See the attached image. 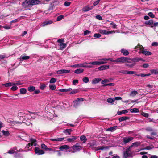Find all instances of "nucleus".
I'll list each match as a JSON object with an SVG mask.
<instances>
[{"label":"nucleus","instance_id":"nucleus-1","mask_svg":"<svg viewBox=\"0 0 158 158\" xmlns=\"http://www.w3.org/2000/svg\"><path fill=\"white\" fill-rule=\"evenodd\" d=\"M41 3V1L38 0H26L23 2L22 5L23 6L27 7L28 6H32Z\"/></svg>","mask_w":158,"mask_h":158},{"label":"nucleus","instance_id":"nucleus-2","mask_svg":"<svg viewBox=\"0 0 158 158\" xmlns=\"http://www.w3.org/2000/svg\"><path fill=\"white\" fill-rule=\"evenodd\" d=\"M82 148V146H80L79 143H77L75 145L70 147L69 151L71 153H74L81 150Z\"/></svg>","mask_w":158,"mask_h":158},{"label":"nucleus","instance_id":"nucleus-3","mask_svg":"<svg viewBox=\"0 0 158 158\" xmlns=\"http://www.w3.org/2000/svg\"><path fill=\"white\" fill-rule=\"evenodd\" d=\"M132 60L127 57H121L117 59V63H131Z\"/></svg>","mask_w":158,"mask_h":158},{"label":"nucleus","instance_id":"nucleus-4","mask_svg":"<svg viewBox=\"0 0 158 158\" xmlns=\"http://www.w3.org/2000/svg\"><path fill=\"white\" fill-rule=\"evenodd\" d=\"M31 143H29L25 147V150L26 151H27L30 150L31 149V148H30L31 146H36V141L35 139H31Z\"/></svg>","mask_w":158,"mask_h":158},{"label":"nucleus","instance_id":"nucleus-5","mask_svg":"<svg viewBox=\"0 0 158 158\" xmlns=\"http://www.w3.org/2000/svg\"><path fill=\"white\" fill-rule=\"evenodd\" d=\"M131 152L130 148L127 149L126 151L123 153V157L124 158H129L131 157Z\"/></svg>","mask_w":158,"mask_h":158},{"label":"nucleus","instance_id":"nucleus-6","mask_svg":"<svg viewBox=\"0 0 158 158\" xmlns=\"http://www.w3.org/2000/svg\"><path fill=\"white\" fill-rule=\"evenodd\" d=\"M99 32L101 34L106 35L115 33V31H107L106 30L102 29H99Z\"/></svg>","mask_w":158,"mask_h":158},{"label":"nucleus","instance_id":"nucleus-7","mask_svg":"<svg viewBox=\"0 0 158 158\" xmlns=\"http://www.w3.org/2000/svg\"><path fill=\"white\" fill-rule=\"evenodd\" d=\"M34 150L35 153L38 155H42L45 153L44 151L37 147H35Z\"/></svg>","mask_w":158,"mask_h":158},{"label":"nucleus","instance_id":"nucleus-8","mask_svg":"<svg viewBox=\"0 0 158 158\" xmlns=\"http://www.w3.org/2000/svg\"><path fill=\"white\" fill-rule=\"evenodd\" d=\"M83 98H77L76 100L74 101L73 102V105L74 107H77V106L79 104L80 101H83Z\"/></svg>","mask_w":158,"mask_h":158},{"label":"nucleus","instance_id":"nucleus-9","mask_svg":"<svg viewBox=\"0 0 158 158\" xmlns=\"http://www.w3.org/2000/svg\"><path fill=\"white\" fill-rule=\"evenodd\" d=\"M70 72V70L66 69H61L57 71L56 73L57 74H61L63 73H68Z\"/></svg>","mask_w":158,"mask_h":158},{"label":"nucleus","instance_id":"nucleus-10","mask_svg":"<svg viewBox=\"0 0 158 158\" xmlns=\"http://www.w3.org/2000/svg\"><path fill=\"white\" fill-rule=\"evenodd\" d=\"M89 64V63L87 62H84L83 63H80L78 64V67H87V68H92V66L91 65H87V64Z\"/></svg>","mask_w":158,"mask_h":158},{"label":"nucleus","instance_id":"nucleus-11","mask_svg":"<svg viewBox=\"0 0 158 158\" xmlns=\"http://www.w3.org/2000/svg\"><path fill=\"white\" fill-rule=\"evenodd\" d=\"M133 139V137H124L123 139V140L125 143H127L131 141Z\"/></svg>","mask_w":158,"mask_h":158},{"label":"nucleus","instance_id":"nucleus-12","mask_svg":"<svg viewBox=\"0 0 158 158\" xmlns=\"http://www.w3.org/2000/svg\"><path fill=\"white\" fill-rule=\"evenodd\" d=\"M139 53H142L143 54L146 56H149L152 54L150 52L147 51L146 49H144V48L142 51H139Z\"/></svg>","mask_w":158,"mask_h":158},{"label":"nucleus","instance_id":"nucleus-13","mask_svg":"<svg viewBox=\"0 0 158 158\" xmlns=\"http://www.w3.org/2000/svg\"><path fill=\"white\" fill-rule=\"evenodd\" d=\"M143 48V46L141 45H140L139 44L138 45L136 46L135 48V52H137L139 50V51H142Z\"/></svg>","mask_w":158,"mask_h":158},{"label":"nucleus","instance_id":"nucleus-14","mask_svg":"<svg viewBox=\"0 0 158 158\" xmlns=\"http://www.w3.org/2000/svg\"><path fill=\"white\" fill-rule=\"evenodd\" d=\"M8 123H11L12 125H15L16 124H21L22 123H24V122L23 121H12L10 120H8Z\"/></svg>","mask_w":158,"mask_h":158},{"label":"nucleus","instance_id":"nucleus-15","mask_svg":"<svg viewBox=\"0 0 158 158\" xmlns=\"http://www.w3.org/2000/svg\"><path fill=\"white\" fill-rule=\"evenodd\" d=\"M70 148V147L69 146L66 145H64L60 146L59 147V149L61 151H63L64 150L69 149Z\"/></svg>","mask_w":158,"mask_h":158},{"label":"nucleus","instance_id":"nucleus-16","mask_svg":"<svg viewBox=\"0 0 158 158\" xmlns=\"http://www.w3.org/2000/svg\"><path fill=\"white\" fill-rule=\"evenodd\" d=\"M100 65L107 63L106 61L108 60V58H102L99 60Z\"/></svg>","mask_w":158,"mask_h":158},{"label":"nucleus","instance_id":"nucleus-17","mask_svg":"<svg viewBox=\"0 0 158 158\" xmlns=\"http://www.w3.org/2000/svg\"><path fill=\"white\" fill-rule=\"evenodd\" d=\"M30 58V56H26V55L24 54L22 55L20 57L19 59L20 60H27Z\"/></svg>","mask_w":158,"mask_h":158},{"label":"nucleus","instance_id":"nucleus-18","mask_svg":"<svg viewBox=\"0 0 158 158\" xmlns=\"http://www.w3.org/2000/svg\"><path fill=\"white\" fill-rule=\"evenodd\" d=\"M101 80L102 79L100 78H94L92 81V83L93 84H96L99 83Z\"/></svg>","mask_w":158,"mask_h":158},{"label":"nucleus","instance_id":"nucleus-19","mask_svg":"<svg viewBox=\"0 0 158 158\" xmlns=\"http://www.w3.org/2000/svg\"><path fill=\"white\" fill-rule=\"evenodd\" d=\"M109 68V65H102L98 68V69L100 71H102L108 69Z\"/></svg>","mask_w":158,"mask_h":158},{"label":"nucleus","instance_id":"nucleus-20","mask_svg":"<svg viewBox=\"0 0 158 158\" xmlns=\"http://www.w3.org/2000/svg\"><path fill=\"white\" fill-rule=\"evenodd\" d=\"M53 23V21L51 20H46L44 22H43L42 25L43 26H44L45 25H49L52 23Z\"/></svg>","mask_w":158,"mask_h":158},{"label":"nucleus","instance_id":"nucleus-21","mask_svg":"<svg viewBox=\"0 0 158 158\" xmlns=\"http://www.w3.org/2000/svg\"><path fill=\"white\" fill-rule=\"evenodd\" d=\"M77 137L73 136L71 138H68L67 141L69 142H73L77 139Z\"/></svg>","mask_w":158,"mask_h":158},{"label":"nucleus","instance_id":"nucleus-22","mask_svg":"<svg viewBox=\"0 0 158 158\" xmlns=\"http://www.w3.org/2000/svg\"><path fill=\"white\" fill-rule=\"evenodd\" d=\"M121 52L125 56H127L129 54L128 51L127 50L124 49H122L121 50Z\"/></svg>","mask_w":158,"mask_h":158},{"label":"nucleus","instance_id":"nucleus-23","mask_svg":"<svg viewBox=\"0 0 158 158\" xmlns=\"http://www.w3.org/2000/svg\"><path fill=\"white\" fill-rule=\"evenodd\" d=\"M17 148L16 147H14L13 148H11L10 150H8V152L7 153H8L9 154H12L15 153V150Z\"/></svg>","mask_w":158,"mask_h":158},{"label":"nucleus","instance_id":"nucleus-24","mask_svg":"<svg viewBox=\"0 0 158 158\" xmlns=\"http://www.w3.org/2000/svg\"><path fill=\"white\" fill-rule=\"evenodd\" d=\"M92 8L93 6H92L90 7H89L88 6H86L83 8V10L85 12L88 11L92 9Z\"/></svg>","mask_w":158,"mask_h":158},{"label":"nucleus","instance_id":"nucleus-25","mask_svg":"<svg viewBox=\"0 0 158 158\" xmlns=\"http://www.w3.org/2000/svg\"><path fill=\"white\" fill-rule=\"evenodd\" d=\"M64 138H56V139H53L52 138L50 139L51 141H59V142H61L64 139Z\"/></svg>","mask_w":158,"mask_h":158},{"label":"nucleus","instance_id":"nucleus-26","mask_svg":"<svg viewBox=\"0 0 158 158\" xmlns=\"http://www.w3.org/2000/svg\"><path fill=\"white\" fill-rule=\"evenodd\" d=\"M145 23L147 25H149L151 26V27H153V20H150L148 21H146L145 22Z\"/></svg>","mask_w":158,"mask_h":158},{"label":"nucleus","instance_id":"nucleus-27","mask_svg":"<svg viewBox=\"0 0 158 158\" xmlns=\"http://www.w3.org/2000/svg\"><path fill=\"white\" fill-rule=\"evenodd\" d=\"M84 69H78L74 71V73L76 74H80L82 73Z\"/></svg>","mask_w":158,"mask_h":158},{"label":"nucleus","instance_id":"nucleus-28","mask_svg":"<svg viewBox=\"0 0 158 158\" xmlns=\"http://www.w3.org/2000/svg\"><path fill=\"white\" fill-rule=\"evenodd\" d=\"M109 148V147L108 146L106 147H103V146H100L96 148V150H103L104 149H108Z\"/></svg>","mask_w":158,"mask_h":158},{"label":"nucleus","instance_id":"nucleus-29","mask_svg":"<svg viewBox=\"0 0 158 158\" xmlns=\"http://www.w3.org/2000/svg\"><path fill=\"white\" fill-rule=\"evenodd\" d=\"M72 131L70 129H67L65 130H64L63 131V132L66 135H70L71 132Z\"/></svg>","mask_w":158,"mask_h":158},{"label":"nucleus","instance_id":"nucleus-30","mask_svg":"<svg viewBox=\"0 0 158 158\" xmlns=\"http://www.w3.org/2000/svg\"><path fill=\"white\" fill-rule=\"evenodd\" d=\"M114 101V98H109L106 100L107 102L108 103L112 105L114 104L113 102Z\"/></svg>","mask_w":158,"mask_h":158},{"label":"nucleus","instance_id":"nucleus-31","mask_svg":"<svg viewBox=\"0 0 158 158\" xmlns=\"http://www.w3.org/2000/svg\"><path fill=\"white\" fill-rule=\"evenodd\" d=\"M80 140L81 141H84L83 142V143H85L87 140L86 137L85 135L81 136L80 137Z\"/></svg>","mask_w":158,"mask_h":158},{"label":"nucleus","instance_id":"nucleus-32","mask_svg":"<svg viewBox=\"0 0 158 158\" xmlns=\"http://www.w3.org/2000/svg\"><path fill=\"white\" fill-rule=\"evenodd\" d=\"M133 60H134L133 61L134 62H139L140 61H145L144 60L141 58H135L133 59Z\"/></svg>","mask_w":158,"mask_h":158},{"label":"nucleus","instance_id":"nucleus-33","mask_svg":"<svg viewBox=\"0 0 158 158\" xmlns=\"http://www.w3.org/2000/svg\"><path fill=\"white\" fill-rule=\"evenodd\" d=\"M72 89L71 88L65 89H59V91L61 92H64L70 91Z\"/></svg>","mask_w":158,"mask_h":158},{"label":"nucleus","instance_id":"nucleus-34","mask_svg":"<svg viewBox=\"0 0 158 158\" xmlns=\"http://www.w3.org/2000/svg\"><path fill=\"white\" fill-rule=\"evenodd\" d=\"M154 148V146L152 145H151L149 146H147L145 148H143L142 149L143 150H150L151 149H153Z\"/></svg>","mask_w":158,"mask_h":158},{"label":"nucleus","instance_id":"nucleus-35","mask_svg":"<svg viewBox=\"0 0 158 158\" xmlns=\"http://www.w3.org/2000/svg\"><path fill=\"white\" fill-rule=\"evenodd\" d=\"M59 45L60 46V48L61 50H63L64 49L66 46V44L64 43L60 44Z\"/></svg>","mask_w":158,"mask_h":158},{"label":"nucleus","instance_id":"nucleus-36","mask_svg":"<svg viewBox=\"0 0 158 158\" xmlns=\"http://www.w3.org/2000/svg\"><path fill=\"white\" fill-rule=\"evenodd\" d=\"M14 85V83L9 82L2 85L3 86H5L6 87H10Z\"/></svg>","mask_w":158,"mask_h":158},{"label":"nucleus","instance_id":"nucleus-37","mask_svg":"<svg viewBox=\"0 0 158 158\" xmlns=\"http://www.w3.org/2000/svg\"><path fill=\"white\" fill-rule=\"evenodd\" d=\"M128 118H129L128 117H122L119 118V121L120 122H121L123 121H125Z\"/></svg>","mask_w":158,"mask_h":158},{"label":"nucleus","instance_id":"nucleus-38","mask_svg":"<svg viewBox=\"0 0 158 158\" xmlns=\"http://www.w3.org/2000/svg\"><path fill=\"white\" fill-rule=\"evenodd\" d=\"M140 143L139 142H135L133 143L132 145L130 147V148H131L133 146H137L140 145Z\"/></svg>","mask_w":158,"mask_h":158},{"label":"nucleus","instance_id":"nucleus-39","mask_svg":"<svg viewBox=\"0 0 158 158\" xmlns=\"http://www.w3.org/2000/svg\"><path fill=\"white\" fill-rule=\"evenodd\" d=\"M152 74H158V69H152L150 70Z\"/></svg>","mask_w":158,"mask_h":158},{"label":"nucleus","instance_id":"nucleus-40","mask_svg":"<svg viewBox=\"0 0 158 158\" xmlns=\"http://www.w3.org/2000/svg\"><path fill=\"white\" fill-rule=\"evenodd\" d=\"M3 135L5 136H8L10 135V133L7 131L2 130V131Z\"/></svg>","mask_w":158,"mask_h":158},{"label":"nucleus","instance_id":"nucleus-41","mask_svg":"<svg viewBox=\"0 0 158 158\" xmlns=\"http://www.w3.org/2000/svg\"><path fill=\"white\" fill-rule=\"evenodd\" d=\"M27 92L26 89L24 88H22L20 89V94H25Z\"/></svg>","mask_w":158,"mask_h":158},{"label":"nucleus","instance_id":"nucleus-42","mask_svg":"<svg viewBox=\"0 0 158 158\" xmlns=\"http://www.w3.org/2000/svg\"><path fill=\"white\" fill-rule=\"evenodd\" d=\"M128 112V111L126 110H123L121 111H119L117 112V114L118 115L122 114H123L127 113Z\"/></svg>","mask_w":158,"mask_h":158},{"label":"nucleus","instance_id":"nucleus-43","mask_svg":"<svg viewBox=\"0 0 158 158\" xmlns=\"http://www.w3.org/2000/svg\"><path fill=\"white\" fill-rule=\"evenodd\" d=\"M137 94V92L135 90L132 91L130 94V96L132 97H134Z\"/></svg>","mask_w":158,"mask_h":158},{"label":"nucleus","instance_id":"nucleus-44","mask_svg":"<svg viewBox=\"0 0 158 158\" xmlns=\"http://www.w3.org/2000/svg\"><path fill=\"white\" fill-rule=\"evenodd\" d=\"M130 111L131 113L138 112L139 111V110L137 108H134L130 110Z\"/></svg>","mask_w":158,"mask_h":158},{"label":"nucleus","instance_id":"nucleus-45","mask_svg":"<svg viewBox=\"0 0 158 158\" xmlns=\"http://www.w3.org/2000/svg\"><path fill=\"white\" fill-rule=\"evenodd\" d=\"M46 86L44 84L42 83L40 84V88L42 90H44L46 87Z\"/></svg>","mask_w":158,"mask_h":158},{"label":"nucleus","instance_id":"nucleus-46","mask_svg":"<svg viewBox=\"0 0 158 158\" xmlns=\"http://www.w3.org/2000/svg\"><path fill=\"white\" fill-rule=\"evenodd\" d=\"M89 64H92L93 65H100L99 61H94L89 63Z\"/></svg>","mask_w":158,"mask_h":158},{"label":"nucleus","instance_id":"nucleus-47","mask_svg":"<svg viewBox=\"0 0 158 158\" xmlns=\"http://www.w3.org/2000/svg\"><path fill=\"white\" fill-rule=\"evenodd\" d=\"M117 128V127L116 126H114L111 127H110V128H109L107 129L106 130L107 131H114Z\"/></svg>","mask_w":158,"mask_h":158},{"label":"nucleus","instance_id":"nucleus-48","mask_svg":"<svg viewBox=\"0 0 158 158\" xmlns=\"http://www.w3.org/2000/svg\"><path fill=\"white\" fill-rule=\"evenodd\" d=\"M82 81L84 83H87L89 82V80L88 77H85L82 79Z\"/></svg>","mask_w":158,"mask_h":158},{"label":"nucleus","instance_id":"nucleus-49","mask_svg":"<svg viewBox=\"0 0 158 158\" xmlns=\"http://www.w3.org/2000/svg\"><path fill=\"white\" fill-rule=\"evenodd\" d=\"M13 86L11 88V89L13 91H15L17 90L18 89V87L15 85H12Z\"/></svg>","mask_w":158,"mask_h":158},{"label":"nucleus","instance_id":"nucleus-50","mask_svg":"<svg viewBox=\"0 0 158 158\" xmlns=\"http://www.w3.org/2000/svg\"><path fill=\"white\" fill-rule=\"evenodd\" d=\"M89 144H90V146H91V147H93L94 146L97 145L96 142V141H94V140H93V141H91V142H90V143H89Z\"/></svg>","mask_w":158,"mask_h":158},{"label":"nucleus","instance_id":"nucleus-51","mask_svg":"<svg viewBox=\"0 0 158 158\" xmlns=\"http://www.w3.org/2000/svg\"><path fill=\"white\" fill-rule=\"evenodd\" d=\"M49 87L52 90H54L56 89V87L55 85H50Z\"/></svg>","mask_w":158,"mask_h":158},{"label":"nucleus","instance_id":"nucleus-52","mask_svg":"<svg viewBox=\"0 0 158 158\" xmlns=\"http://www.w3.org/2000/svg\"><path fill=\"white\" fill-rule=\"evenodd\" d=\"M35 87L34 86H30L28 88V90L30 92H32L35 90Z\"/></svg>","mask_w":158,"mask_h":158},{"label":"nucleus","instance_id":"nucleus-53","mask_svg":"<svg viewBox=\"0 0 158 158\" xmlns=\"http://www.w3.org/2000/svg\"><path fill=\"white\" fill-rule=\"evenodd\" d=\"M135 64V63H131L130 64H128L127 63H126L125 65L127 66H128L130 68H132Z\"/></svg>","mask_w":158,"mask_h":158},{"label":"nucleus","instance_id":"nucleus-54","mask_svg":"<svg viewBox=\"0 0 158 158\" xmlns=\"http://www.w3.org/2000/svg\"><path fill=\"white\" fill-rule=\"evenodd\" d=\"M64 18V16L63 15H60L58 16L56 20L57 21H60L61 20Z\"/></svg>","mask_w":158,"mask_h":158},{"label":"nucleus","instance_id":"nucleus-55","mask_svg":"<svg viewBox=\"0 0 158 158\" xmlns=\"http://www.w3.org/2000/svg\"><path fill=\"white\" fill-rule=\"evenodd\" d=\"M14 85H19L23 84V83L20 81H18L16 82L15 83H14Z\"/></svg>","mask_w":158,"mask_h":158},{"label":"nucleus","instance_id":"nucleus-56","mask_svg":"<svg viewBox=\"0 0 158 158\" xmlns=\"http://www.w3.org/2000/svg\"><path fill=\"white\" fill-rule=\"evenodd\" d=\"M56 81V79L54 78H51L50 81V83H55Z\"/></svg>","mask_w":158,"mask_h":158},{"label":"nucleus","instance_id":"nucleus-57","mask_svg":"<svg viewBox=\"0 0 158 158\" xmlns=\"http://www.w3.org/2000/svg\"><path fill=\"white\" fill-rule=\"evenodd\" d=\"M41 148L44 149L46 150L47 148V147L44 144V143L41 144Z\"/></svg>","mask_w":158,"mask_h":158},{"label":"nucleus","instance_id":"nucleus-58","mask_svg":"<svg viewBox=\"0 0 158 158\" xmlns=\"http://www.w3.org/2000/svg\"><path fill=\"white\" fill-rule=\"evenodd\" d=\"M101 35L99 33H95L94 35V36L95 38H98L101 37Z\"/></svg>","mask_w":158,"mask_h":158},{"label":"nucleus","instance_id":"nucleus-59","mask_svg":"<svg viewBox=\"0 0 158 158\" xmlns=\"http://www.w3.org/2000/svg\"><path fill=\"white\" fill-rule=\"evenodd\" d=\"M148 15L149 16L152 18L155 17V15L153 14L152 12H149L148 14Z\"/></svg>","mask_w":158,"mask_h":158},{"label":"nucleus","instance_id":"nucleus-60","mask_svg":"<svg viewBox=\"0 0 158 158\" xmlns=\"http://www.w3.org/2000/svg\"><path fill=\"white\" fill-rule=\"evenodd\" d=\"M136 73V72L135 71H127V74H135Z\"/></svg>","mask_w":158,"mask_h":158},{"label":"nucleus","instance_id":"nucleus-61","mask_svg":"<svg viewBox=\"0 0 158 158\" xmlns=\"http://www.w3.org/2000/svg\"><path fill=\"white\" fill-rule=\"evenodd\" d=\"M109 82V80L108 79H105L103 80L101 82V83L102 84H104L106 83H107Z\"/></svg>","mask_w":158,"mask_h":158},{"label":"nucleus","instance_id":"nucleus-62","mask_svg":"<svg viewBox=\"0 0 158 158\" xmlns=\"http://www.w3.org/2000/svg\"><path fill=\"white\" fill-rule=\"evenodd\" d=\"M71 2H65L64 4V5L66 6H68L70 4Z\"/></svg>","mask_w":158,"mask_h":158},{"label":"nucleus","instance_id":"nucleus-63","mask_svg":"<svg viewBox=\"0 0 158 158\" xmlns=\"http://www.w3.org/2000/svg\"><path fill=\"white\" fill-rule=\"evenodd\" d=\"M119 72L120 73L124 74H127V70H121Z\"/></svg>","mask_w":158,"mask_h":158},{"label":"nucleus","instance_id":"nucleus-64","mask_svg":"<svg viewBox=\"0 0 158 158\" xmlns=\"http://www.w3.org/2000/svg\"><path fill=\"white\" fill-rule=\"evenodd\" d=\"M90 31L88 30H86L84 32V35H86L87 34H89L90 33Z\"/></svg>","mask_w":158,"mask_h":158}]
</instances>
